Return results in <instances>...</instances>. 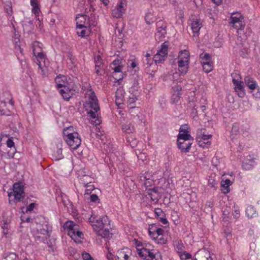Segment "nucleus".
Here are the masks:
<instances>
[{"mask_svg":"<svg viewBox=\"0 0 260 260\" xmlns=\"http://www.w3.org/2000/svg\"><path fill=\"white\" fill-rule=\"evenodd\" d=\"M85 97L87 101L85 102V107L87 110L88 108L90 109L87 112V115L93 119L90 120V123L94 125H99L101 122L98 116V112L100 111V106L95 93L91 89L88 90L85 93Z\"/></svg>","mask_w":260,"mask_h":260,"instance_id":"f03ea898","label":"nucleus"},{"mask_svg":"<svg viewBox=\"0 0 260 260\" xmlns=\"http://www.w3.org/2000/svg\"><path fill=\"white\" fill-rule=\"evenodd\" d=\"M90 201L92 202H96L99 201V197L95 194H92L90 196Z\"/></svg>","mask_w":260,"mask_h":260,"instance_id":"0e129e2a","label":"nucleus"},{"mask_svg":"<svg viewBox=\"0 0 260 260\" xmlns=\"http://www.w3.org/2000/svg\"><path fill=\"white\" fill-rule=\"evenodd\" d=\"M232 77L235 91L238 93L239 96L243 97L245 93L244 89V84L241 80V77L237 73L232 74Z\"/></svg>","mask_w":260,"mask_h":260,"instance_id":"dca6fc26","label":"nucleus"},{"mask_svg":"<svg viewBox=\"0 0 260 260\" xmlns=\"http://www.w3.org/2000/svg\"><path fill=\"white\" fill-rule=\"evenodd\" d=\"M202 67L204 71L206 73H209L211 72L213 69V62L212 61L207 63H205L202 65Z\"/></svg>","mask_w":260,"mask_h":260,"instance_id":"c03bdc74","label":"nucleus"},{"mask_svg":"<svg viewBox=\"0 0 260 260\" xmlns=\"http://www.w3.org/2000/svg\"><path fill=\"white\" fill-rule=\"evenodd\" d=\"M190 115L193 118H196L198 117V112L196 109L194 108L192 109Z\"/></svg>","mask_w":260,"mask_h":260,"instance_id":"338daca9","label":"nucleus"},{"mask_svg":"<svg viewBox=\"0 0 260 260\" xmlns=\"http://www.w3.org/2000/svg\"><path fill=\"white\" fill-rule=\"evenodd\" d=\"M56 88L59 89L68 86L67 77L63 75H58L55 79Z\"/></svg>","mask_w":260,"mask_h":260,"instance_id":"bb28decb","label":"nucleus"},{"mask_svg":"<svg viewBox=\"0 0 260 260\" xmlns=\"http://www.w3.org/2000/svg\"><path fill=\"white\" fill-rule=\"evenodd\" d=\"M134 119H135L136 122L138 123L139 124L146 125L147 124L146 119L145 117L142 114H137L136 116H134Z\"/></svg>","mask_w":260,"mask_h":260,"instance_id":"79ce46f5","label":"nucleus"},{"mask_svg":"<svg viewBox=\"0 0 260 260\" xmlns=\"http://www.w3.org/2000/svg\"><path fill=\"white\" fill-rule=\"evenodd\" d=\"M121 130L128 142L131 143L135 139L133 134L136 131V128L130 121H126L123 123L121 124Z\"/></svg>","mask_w":260,"mask_h":260,"instance_id":"2eb2a0df","label":"nucleus"},{"mask_svg":"<svg viewBox=\"0 0 260 260\" xmlns=\"http://www.w3.org/2000/svg\"><path fill=\"white\" fill-rule=\"evenodd\" d=\"M154 214L155 218H156L163 224L166 225L168 223V221L166 218V214L161 208H155L154 210Z\"/></svg>","mask_w":260,"mask_h":260,"instance_id":"c85d7f7f","label":"nucleus"},{"mask_svg":"<svg viewBox=\"0 0 260 260\" xmlns=\"http://www.w3.org/2000/svg\"><path fill=\"white\" fill-rule=\"evenodd\" d=\"M133 244L137 248V252L138 251V249H141V248H142L144 246L140 241L137 239H134L133 241Z\"/></svg>","mask_w":260,"mask_h":260,"instance_id":"603ef678","label":"nucleus"},{"mask_svg":"<svg viewBox=\"0 0 260 260\" xmlns=\"http://www.w3.org/2000/svg\"><path fill=\"white\" fill-rule=\"evenodd\" d=\"M201 101H203V105H201L200 107L202 109V111H204L205 110H206V105L207 104V100L205 98H202L201 99Z\"/></svg>","mask_w":260,"mask_h":260,"instance_id":"680f3d73","label":"nucleus"},{"mask_svg":"<svg viewBox=\"0 0 260 260\" xmlns=\"http://www.w3.org/2000/svg\"><path fill=\"white\" fill-rule=\"evenodd\" d=\"M124 90L122 87L118 88L115 94V102L116 105L119 107L121 108L123 106V101L124 100Z\"/></svg>","mask_w":260,"mask_h":260,"instance_id":"393cba45","label":"nucleus"},{"mask_svg":"<svg viewBox=\"0 0 260 260\" xmlns=\"http://www.w3.org/2000/svg\"><path fill=\"white\" fill-rule=\"evenodd\" d=\"M200 59L202 65L212 61V56L208 53H202L200 55Z\"/></svg>","mask_w":260,"mask_h":260,"instance_id":"ea45409f","label":"nucleus"},{"mask_svg":"<svg viewBox=\"0 0 260 260\" xmlns=\"http://www.w3.org/2000/svg\"><path fill=\"white\" fill-rule=\"evenodd\" d=\"M124 61L121 59H117L113 61L111 64L110 67L115 73H119L122 72L123 68V63Z\"/></svg>","mask_w":260,"mask_h":260,"instance_id":"c756f323","label":"nucleus"},{"mask_svg":"<svg viewBox=\"0 0 260 260\" xmlns=\"http://www.w3.org/2000/svg\"><path fill=\"white\" fill-rule=\"evenodd\" d=\"M49 228L47 224H33L31 227V231L34 236L40 237L41 235H48Z\"/></svg>","mask_w":260,"mask_h":260,"instance_id":"f3484780","label":"nucleus"},{"mask_svg":"<svg viewBox=\"0 0 260 260\" xmlns=\"http://www.w3.org/2000/svg\"><path fill=\"white\" fill-rule=\"evenodd\" d=\"M32 81L31 78L29 77L26 79V82L24 83L23 86L27 90H29L32 87Z\"/></svg>","mask_w":260,"mask_h":260,"instance_id":"49530a36","label":"nucleus"},{"mask_svg":"<svg viewBox=\"0 0 260 260\" xmlns=\"http://www.w3.org/2000/svg\"><path fill=\"white\" fill-rule=\"evenodd\" d=\"M233 184V182L230 179L222 180L221 181V191L222 193L225 194L230 192V186Z\"/></svg>","mask_w":260,"mask_h":260,"instance_id":"2f4dec72","label":"nucleus"},{"mask_svg":"<svg viewBox=\"0 0 260 260\" xmlns=\"http://www.w3.org/2000/svg\"><path fill=\"white\" fill-rule=\"evenodd\" d=\"M194 257L195 260H212L210 252L205 249L199 250Z\"/></svg>","mask_w":260,"mask_h":260,"instance_id":"b1692460","label":"nucleus"},{"mask_svg":"<svg viewBox=\"0 0 260 260\" xmlns=\"http://www.w3.org/2000/svg\"><path fill=\"white\" fill-rule=\"evenodd\" d=\"M172 93H181L182 87L179 85H176L172 87Z\"/></svg>","mask_w":260,"mask_h":260,"instance_id":"4d7b16f0","label":"nucleus"},{"mask_svg":"<svg viewBox=\"0 0 260 260\" xmlns=\"http://www.w3.org/2000/svg\"><path fill=\"white\" fill-rule=\"evenodd\" d=\"M168 47L169 43L167 42H165L161 45L160 48L158 50L157 53L153 57V60L156 64L161 63L166 60L168 53Z\"/></svg>","mask_w":260,"mask_h":260,"instance_id":"4468645a","label":"nucleus"},{"mask_svg":"<svg viewBox=\"0 0 260 260\" xmlns=\"http://www.w3.org/2000/svg\"><path fill=\"white\" fill-rule=\"evenodd\" d=\"M137 252L139 256L144 259L153 260L155 258L153 246L149 244H146L142 248L138 249Z\"/></svg>","mask_w":260,"mask_h":260,"instance_id":"ddd939ff","label":"nucleus"},{"mask_svg":"<svg viewBox=\"0 0 260 260\" xmlns=\"http://www.w3.org/2000/svg\"><path fill=\"white\" fill-rule=\"evenodd\" d=\"M95 70L96 74L98 75H101L103 73V71H102V68H101V66L100 67V68H96V67H95Z\"/></svg>","mask_w":260,"mask_h":260,"instance_id":"774afa93","label":"nucleus"},{"mask_svg":"<svg viewBox=\"0 0 260 260\" xmlns=\"http://www.w3.org/2000/svg\"><path fill=\"white\" fill-rule=\"evenodd\" d=\"M255 159L251 155H247L243 160L242 167L244 169L249 170L251 169L255 165Z\"/></svg>","mask_w":260,"mask_h":260,"instance_id":"a878e982","label":"nucleus"},{"mask_svg":"<svg viewBox=\"0 0 260 260\" xmlns=\"http://www.w3.org/2000/svg\"><path fill=\"white\" fill-rule=\"evenodd\" d=\"M91 26H78L76 27V32L79 37L85 38L91 34Z\"/></svg>","mask_w":260,"mask_h":260,"instance_id":"cd10ccee","label":"nucleus"},{"mask_svg":"<svg viewBox=\"0 0 260 260\" xmlns=\"http://www.w3.org/2000/svg\"><path fill=\"white\" fill-rule=\"evenodd\" d=\"M229 22L232 27L236 29L238 31L243 29L245 25L243 16L238 12H233L231 14Z\"/></svg>","mask_w":260,"mask_h":260,"instance_id":"9b49d317","label":"nucleus"},{"mask_svg":"<svg viewBox=\"0 0 260 260\" xmlns=\"http://www.w3.org/2000/svg\"><path fill=\"white\" fill-rule=\"evenodd\" d=\"M244 81L246 85L250 90L258 89V86L253 78L249 76H247L245 78Z\"/></svg>","mask_w":260,"mask_h":260,"instance_id":"7c9ffc66","label":"nucleus"},{"mask_svg":"<svg viewBox=\"0 0 260 260\" xmlns=\"http://www.w3.org/2000/svg\"><path fill=\"white\" fill-rule=\"evenodd\" d=\"M81 255L83 260H95L89 253L86 251H83Z\"/></svg>","mask_w":260,"mask_h":260,"instance_id":"5fc2aeb1","label":"nucleus"},{"mask_svg":"<svg viewBox=\"0 0 260 260\" xmlns=\"http://www.w3.org/2000/svg\"><path fill=\"white\" fill-rule=\"evenodd\" d=\"M137 100L136 96L134 95H132L131 96H129L128 100V103L129 104H132L134 103L136 100Z\"/></svg>","mask_w":260,"mask_h":260,"instance_id":"e2e57ef3","label":"nucleus"},{"mask_svg":"<svg viewBox=\"0 0 260 260\" xmlns=\"http://www.w3.org/2000/svg\"><path fill=\"white\" fill-rule=\"evenodd\" d=\"M126 5L124 1L120 0L118 2L116 7L112 10V16L114 18H120L125 13Z\"/></svg>","mask_w":260,"mask_h":260,"instance_id":"a211bd4d","label":"nucleus"},{"mask_svg":"<svg viewBox=\"0 0 260 260\" xmlns=\"http://www.w3.org/2000/svg\"><path fill=\"white\" fill-rule=\"evenodd\" d=\"M37 204L36 203H32L30 204L26 208L25 210V213H30L34 211L35 209L36 208L37 206Z\"/></svg>","mask_w":260,"mask_h":260,"instance_id":"3c124183","label":"nucleus"},{"mask_svg":"<svg viewBox=\"0 0 260 260\" xmlns=\"http://www.w3.org/2000/svg\"><path fill=\"white\" fill-rule=\"evenodd\" d=\"M166 34V30H164L162 29H159V30H156L155 36L156 40L158 41H162V39L165 38Z\"/></svg>","mask_w":260,"mask_h":260,"instance_id":"37998d69","label":"nucleus"},{"mask_svg":"<svg viewBox=\"0 0 260 260\" xmlns=\"http://www.w3.org/2000/svg\"><path fill=\"white\" fill-rule=\"evenodd\" d=\"M189 25L193 34H198L202 26L200 19L196 16H191L189 20Z\"/></svg>","mask_w":260,"mask_h":260,"instance_id":"aec40b11","label":"nucleus"},{"mask_svg":"<svg viewBox=\"0 0 260 260\" xmlns=\"http://www.w3.org/2000/svg\"><path fill=\"white\" fill-rule=\"evenodd\" d=\"M24 186L21 183H15L13 185V189L8 192L10 203H18L24 197Z\"/></svg>","mask_w":260,"mask_h":260,"instance_id":"9d476101","label":"nucleus"},{"mask_svg":"<svg viewBox=\"0 0 260 260\" xmlns=\"http://www.w3.org/2000/svg\"><path fill=\"white\" fill-rule=\"evenodd\" d=\"M177 139H193L190 135V127L188 124H184L180 126Z\"/></svg>","mask_w":260,"mask_h":260,"instance_id":"412c9836","label":"nucleus"},{"mask_svg":"<svg viewBox=\"0 0 260 260\" xmlns=\"http://www.w3.org/2000/svg\"><path fill=\"white\" fill-rule=\"evenodd\" d=\"M145 20L147 24L153 23L156 20L154 12L153 11L147 12L145 16Z\"/></svg>","mask_w":260,"mask_h":260,"instance_id":"4c0bfd02","label":"nucleus"},{"mask_svg":"<svg viewBox=\"0 0 260 260\" xmlns=\"http://www.w3.org/2000/svg\"><path fill=\"white\" fill-rule=\"evenodd\" d=\"M233 215L234 216L235 218H238L240 217V210L238 208L235 209L233 211Z\"/></svg>","mask_w":260,"mask_h":260,"instance_id":"052dcab7","label":"nucleus"},{"mask_svg":"<svg viewBox=\"0 0 260 260\" xmlns=\"http://www.w3.org/2000/svg\"><path fill=\"white\" fill-rule=\"evenodd\" d=\"M178 73L176 71L173 73L172 78L173 80L177 83L181 82L183 81V77L185 74H182L180 71Z\"/></svg>","mask_w":260,"mask_h":260,"instance_id":"a19ab883","label":"nucleus"},{"mask_svg":"<svg viewBox=\"0 0 260 260\" xmlns=\"http://www.w3.org/2000/svg\"><path fill=\"white\" fill-rule=\"evenodd\" d=\"M178 255L181 260H192L191 254L185 251Z\"/></svg>","mask_w":260,"mask_h":260,"instance_id":"a18cd8bd","label":"nucleus"},{"mask_svg":"<svg viewBox=\"0 0 260 260\" xmlns=\"http://www.w3.org/2000/svg\"><path fill=\"white\" fill-rule=\"evenodd\" d=\"M108 253L107 254V258L109 260L113 259L114 258V251L109 247H107Z\"/></svg>","mask_w":260,"mask_h":260,"instance_id":"6e6d98bb","label":"nucleus"},{"mask_svg":"<svg viewBox=\"0 0 260 260\" xmlns=\"http://www.w3.org/2000/svg\"><path fill=\"white\" fill-rule=\"evenodd\" d=\"M43 44L38 41H34L31 44V48L34 56L36 58V63L41 71V74H45V69L42 67L41 61L45 59L46 53L43 50Z\"/></svg>","mask_w":260,"mask_h":260,"instance_id":"0eeeda50","label":"nucleus"},{"mask_svg":"<svg viewBox=\"0 0 260 260\" xmlns=\"http://www.w3.org/2000/svg\"><path fill=\"white\" fill-rule=\"evenodd\" d=\"M145 58H145L146 63L149 66L152 64V63L154 60H153H153L151 59L150 55L149 53H147L146 54Z\"/></svg>","mask_w":260,"mask_h":260,"instance_id":"13d9d810","label":"nucleus"},{"mask_svg":"<svg viewBox=\"0 0 260 260\" xmlns=\"http://www.w3.org/2000/svg\"><path fill=\"white\" fill-rule=\"evenodd\" d=\"M63 138L67 145L73 149H77L81 144L79 134L72 126L64 128Z\"/></svg>","mask_w":260,"mask_h":260,"instance_id":"20e7f679","label":"nucleus"},{"mask_svg":"<svg viewBox=\"0 0 260 260\" xmlns=\"http://www.w3.org/2000/svg\"><path fill=\"white\" fill-rule=\"evenodd\" d=\"M216 184L217 183L214 179L210 178L209 179L208 184L210 187H211V188L215 187Z\"/></svg>","mask_w":260,"mask_h":260,"instance_id":"bf43d9fd","label":"nucleus"},{"mask_svg":"<svg viewBox=\"0 0 260 260\" xmlns=\"http://www.w3.org/2000/svg\"><path fill=\"white\" fill-rule=\"evenodd\" d=\"M156 30H159V29H162L164 30H166V23L162 20L158 21L156 22Z\"/></svg>","mask_w":260,"mask_h":260,"instance_id":"09e8293b","label":"nucleus"},{"mask_svg":"<svg viewBox=\"0 0 260 260\" xmlns=\"http://www.w3.org/2000/svg\"><path fill=\"white\" fill-rule=\"evenodd\" d=\"M89 177L87 176H84L82 178V181H83L82 183L84 185V187L86 188L85 194H90L91 191L94 189L95 187L93 185L88 183L87 179Z\"/></svg>","mask_w":260,"mask_h":260,"instance_id":"c9c22d12","label":"nucleus"},{"mask_svg":"<svg viewBox=\"0 0 260 260\" xmlns=\"http://www.w3.org/2000/svg\"><path fill=\"white\" fill-rule=\"evenodd\" d=\"M150 238L156 244H165L168 241V234L161 228L156 224L149 225L148 229Z\"/></svg>","mask_w":260,"mask_h":260,"instance_id":"39448f33","label":"nucleus"},{"mask_svg":"<svg viewBox=\"0 0 260 260\" xmlns=\"http://www.w3.org/2000/svg\"><path fill=\"white\" fill-rule=\"evenodd\" d=\"M77 27L91 26V21L86 15H78L76 18Z\"/></svg>","mask_w":260,"mask_h":260,"instance_id":"4be33fe9","label":"nucleus"},{"mask_svg":"<svg viewBox=\"0 0 260 260\" xmlns=\"http://www.w3.org/2000/svg\"><path fill=\"white\" fill-rule=\"evenodd\" d=\"M245 213L249 218H252L257 216L258 213L255 208L251 205L248 206L245 210Z\"/></svg>","mask_w":260,"mask_h":260,"instance_id":"72a5a7b5","label":"nucleus"},{"mask_svg":"<svg viewBox=\"0 0 260 260\" xmlns=\"http://www.w3.org/2000/svg\"><path fill=\"white\" fill-rule=\"evenodd\" d=\"M94 62L96 68H100V67L102 64V59L100 55L97 54L95 55Z\"/></svg>","mask_w":260,"mask_h":260,"instance_id":"8fccbe9b","label":"nucleus"},{"mask_svg":"<svg viewBox=\"0 0 260 260\" xmlns=\"http://www.w3.org/2000/svg\"><path fill=\"white\" fill-rule=\"evenodd\" d=\"M140 179L144 182V184L146 187H149L153 185L155 177L151 173L145 172L140 177Z\"/></svg>","mask_w":260,"mask_h":260,"instance_id":"5701e85b","label":"nucleus"},{"mask_svg":"<svg viewBox=\"0 0 260 260\" xmlns=\"http://www.w3.org/2000/svg\"><path fill=\"white\" fill-rule=\"evenodd\" d=\"M30 3L32 7V13L36 16H39L41 12L39 0H30Z\"/></svg>","mask_w":260,"mask_h":260,"instance_id":"473e14b6","label":"nucleus"},{"mask_svg":"<svg viewBox=\"0 0 260 260\" xmlns=\"http://www.w3.org/2000/svg\"><path fill=\"white\" fill-rule=\"evenodd\" d=\"M194 139H177V144L179 149L181 152H189Z\"/></svg>","mask_w":260,"mask_h":260,"instance_id":"6ab92c4d","label":"nucleus"},{"mask_svg":"<svg viewBox=\"0 0 260 260\" xmlns=\"http://www.w3.org/2000/svg\"><path fill=\"white\" fill-rule=\"evenodd\" d=\"M212 137L211 135L206 134L205 129H200L197 132L196 140L199 146L208 148L211 144Z\"/></svg>","mask_w":260,"mask_h":260,"instance_id":"f8f14e48","label":"nucleus"},{"mask_svg":"<svg viewBox=\"0 0 260 260\" xmlns=\"http://www.w3.org/2000/svg\"><path fill=\"white\" fill-rule=\"evenodd\" d=\"M137 157L140 164H144L147 160V156L145 153H140Z\"/></svg>","mask_w":260,"mask_h":260,"instance_id":"de8ad7c7","label":"nucleus"},{"mask_svg":"<svg viewBox=\"0 0 260 260\" xmlns=\"http://www.w3.org/2000/svg\"><path fill=\"white\" fill-rule=\"evenodd\" d=\"M64 231L68 235L77 243H81L84 239V234L79 225L72 221H67L63 225Z\"/></svg>","mask_w":260,"mask_h":260,"instance_id":"423d86ee","label":"nucleus"},{"mask_svg":"<svg viewBox=\"0 0 260 260\" xmlns=\"http://www.w3.org/2000/svg\"><path fill=\"white\" fill-rule=\"evenodd\" d=\"M5 10L7 12V13L10 15L11 16L12 14V7L10 6H7L5 7Z\"/></svg>","mask_w":260,"mask_h":260,"instance_id":"69168bd1","label":"nucleus"},{"mask_svg":"<svg viewBox=\"0 0 260 260\" xmlns=\"http://www.w3.org/2000/svg\"><path fill=\"white\" fill-rule=\"evenodd\" d=\"M190 59L189 52L187 50H181L179 52L177 59L178 71L182 74H186L189 68Z\"/></svg>","mask_w":260,"mask_h":260,"instance_id":"1a4fd4ad","label":"nucleus"},{"mask_svg":"<svg viewBox=\"0 0 260 260\" xmlns=\"http://www.w3.org/2000/svg\"><path fill=\"white\" fill-rule=\"evenodd\" d=\"M173 246L175 251L179 254L184 251V246L180 240H175L173 241Z\"/></svg>","mask_w":260,"mask_h":260,"instance_id":"f704fd0d","label":"nucleus"},{"mask_svg":"<svg viewBox=\"0 0 260 260\" xmlns=\"http://www.w3.org/2000/svg\"><path fill=\"white\" fill-rule=\"evenodd\" d=\"M181 93H172L171 101L173 103H177L180 99Z\"/></svg>","mask_w":260,"mask_h":260,"instance_id":"864d4df0","label":"nucleus"},{"mask_svg":"<svg viewBox=\"0 0 260 260\" xmlns=\"http://www.w3.org/2000/svg\"><path fill=\"white\" fill-rule=\"evenodd\" d=\"M59 93L62 96V98L66 101H69L72 96L71 89L67 86L60 89L59 90Z\"/></svg>","mask_w":260,"mask_h":260,"instance_id":"e433bc0d","label":"nucleus"},{"mask_svg":"<svg viewBox=\"0 0 260 260\" xmlns=\"http://www.w3.org/2000/svg\"><path fill=\"white\" fill-rule=\"evenodd\" d=\"M90 225L94 231L103 238H109L111 233L109 231V225L110 221L107 216L105 215H100L99 212L93 211L88 219Z\"/></svg>","mask_w":260,"mask_h":260,"instance_id":"f257e3e1","label":"nucleus"},{"mask_svg":"<svg viewBox=\"0 0 260 260\" xmlns=\"http://www.w3.org/2000/svg\"><path fill=\"white\" fill-rule=\"evenodd\" d=\"M10 222V218H7L1 222V228L3 230L2 232L4 235H7L9 233V223Z\"/></svg>","mask_w":260,"mask_h":260,"instance_id":"58836bf2","label":"nucleus"},{"mask_svg":"<svg viewBox=\"0 0 260 260\" xmlns=\"http://www.w3.org/2000/svg\"><path fill=\"white\" fill-rule=\"evenodd\" d=\"M14 138L10 135L2 134L0 136V152L3 155L7 154L13 157L16 151Z\"/></svg>","mask_w":260,"mask_h":260,"instance_id":"7ed1b4c3","label":"nucleus"},{"mask_svg":"<svg viewBox=\"0 0 260 260\" xmlns=\"http://www.w3.org/2000/svg\"><path fill=\"white\" fill-rule=\"evenodd\" d=\"M14 106L12 96L9 92H6L0 96V112L2 115H10Z\"/></svg>","mask_w":260,"mask_h":260,"instance_id":"6e6552de","label":"nucleus"}]
</instances>
